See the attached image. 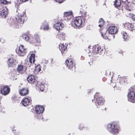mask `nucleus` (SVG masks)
<instances>
[{
    "label": "nucleus",
    "instance_id": "nucleus-1",
    "mask_svg": "<svg viewBox=\"0 0 135 135\" xmlns=\"http://www.w3.org/2000/svg\"><path fill=\"white\" fill-rule=\"evenodd\" d=\"M108 131L113 135H117L119 133V127L117 123L113 122L107 125Z\"/></svg>",
    "mask_w": 135,
    "mask_h": 135
},
{
    "label": "nucleus",
    "instance_id": "nucleus-2",
    "mask_svg": "<svg viewBox=\"0 0 135 135\" xmlns=\"http://www.w3.org/2000/svg\"><path fill=\"white\" fill-rule=\"evenodd\" d=\"M22 38L26 41H28L30 39L28 36L25 34H23L22 36ZM30 40L32 42H36L37 43H40V40L39 36L37 35H35L33 36L30 38Z\"/></svg>",
    "mask_w": 135,
    "mask_h": 135
},
{
    "label": "nucleus",
    "instance_id": "nucleus-3",
    "mask_svg": "<svg viewBox=\"0 0 135 135\" xmlns=\"http://www.w3.org/2000/svg\"><path fill=\"white\" fill-rule=\"evenodd\" d=\"M129 92L128 94V99L130 101L135 102V86L131 87L129 90Z\"/></svg>",
    "mask_w": 135,
    "mask_h": 135
},
{
    "label": "nucleus",
    "instance_id": "nucleus-4",
    "mask_svg": "<svg viewBox=\"0 0 135 135\" xmlns=\"http://www.w3.org/2000/svg\"><path fill=\"white\" fill-rule=\"evenodd\" d=\"M66 64L67 68L74 71L75 70V64L74 60L72 59H68L65 61Z\"/></svg>",
    "mask_w": 135,
    "mask_h": 135
},
{
    "label": "nucleus",
    "instance_id": "nucleus-5",
    "mask_svg": "<svg viewBox=\"0 0 135 135\" xmlns=\"http://www.w3.org/2000/svg\"><path fill=\"white\" fill-rule=\"evenodd\" d=\"M83 20L81 17L79 16L76 17L75 20L73 21L72 23V25H74L75 26H74L75 28H77L80 27L83 23Z\"/></svg>",
    "mask_w": 135,
    "mask_h": 135
},
{
    "label": "nucleus",
    "instance_id": "nucleus-6",
    "mask_svg": "<svg viewBox=\"0 0 135 135\" xmlns=\"http://www.w3.org/2000/svg\"><path fill=\"white\" fill-rule=\"evenodd\" d=\"M16 19L18 23H23L26 20L27 17L25 13L22 15L18 13L16 17Z\"/></svg>",
    "mask_w": 135,
    "mask_h": 135
},
{
    "label": "nucleus",
    "instance_id": "nucleus-7",
    "mask_svg": "<svg viewBox=\"0 0 135 135\" xmlns=\"http://www.w3.org/2000/svg\"><path fill=\"white\" fill-rule=\"evenodd\" d=\"M16 51L19 55L22 56L25 55L27 50L26 49L24 48L23 45H21L19 46L18 49L16 50Z\"/></svg>",
    "mask_w": 135,
    "mask_h": 135
},
{
    "label": "nucleus",
    "instance_id": "nucleus-8",
    "mask_svg": "<svg viewBox=\"0 0 135 135\" xmlns=\"http://www.w3.org/2000/svg\"><path fill=\"white\" fill-rule=\"evenodd\" d=\"M91 51L94 54H99L100 55L101 54L103 51V50L102 48L98 45L95 46H93Z\"/></svg>",
    "mask_w": 135,
    "mask_h": 135
},
{
    "label": "nucleus",
    "instance_id": "nucleus-9",
    "mask_svg": "<svg viewBox=\"0 0 135 135\" xmlns=\"http://www.w3.org/2000/svg\"><path fill=\"white\" fill-rule=\"evenodd\" d=\"M55 28L56 30H62L64 27V24L61 21H58L56 22L55 23L54 25Z\"/></svg>",
    "mask_w": 135,
    "mask_h": 135
},
{
    "label": "nucleus",
    "instance_id": "nucleus-10",
    "mask_svg": "<svg viewBox=\"0 0 135 135\" xmlns=\"http://www.w3.org/2000/svg\"><path fill=\"white\" fill-rule=\"evenodd\" d=\"M10 88L7 86H5L0 90V93L2 95H6L9 93Z\"/></svg>",
    "mask_w": 135,
    "mask_h": 135
},
{
    "label": "nucleus",
    "instance_id": "nucleus-11",
    "mask_svg": "<svg viewBox=\"0 0 135 135\" xmlns=\"http://www.w3.org/2000/svg\"><path fill=\"white\" fill-rule=\"evenodd\" d=\"M7 22L9 23L10 26L13 28H17L18 27L15 20L12 18H10L9 19H8Z\"/></svg>",
    "mask_w": 135,
    "mask_h": 135
},
{
    "label": "nucleus",
    "instance_id": "nucleus-12",
    "mask_svg": "<svg viewBox=\"0 0 135 135\" xmlns=\"http://www.w3.org/2000/svg\"><path fill=\"white\" fill-rule=\"evenodd\" d=\"M44 110V108L42 106L37 105L35 107V111L38 114H42Z\"/></svg>",
    "mask_w": 135,
    "mask_h": 135
},
{
    "label": "nucleus",
    "instance_id": "nucleus-13",
    "mask_svg": "<svg viewBox=\"0 0 135 135\" xmlns=\"http://www.w3.org/2000/svg\"><path fill=\"white\" fill-rule=\"evenodd\" d=\"M109 33L111 34H114L117 32V27L114 26H112L109 27L108 28Z\"/></svg>",
    "mask_w": 135,
    "mask_h": 135
},
{
    "label": "nucleus",
    "instance_id": "nucleus-14",
    "mask_svg": "<svg viewBox=\"0 0 135 135\" xmlns=\"http://www.w3.org/2000/svg\"><path fill=\"white\" fill-rule=\"evenodd\" d=\"M97 103H95L96 105L97 106V108H99V107H98V105H102L103 104L104 102V100L102 97H99L96 99Z\"/></svg>",
    "mask_w": 135,
    "mask_h": 135
},
{
    "label": "nucleus",
    "instance_id": "nucleus-15",
    "mask_svg": "<svg viewBox=\"0 0 135 135\" xmlns=\"http://www.w3.org/2000/svg\"><path fill=\"white\" fill-rule=\"evenodd\" d=\"M17 70L18 72L22 74L25 72L26 69L22 64H20L18 65L17 68Z\"/></svg>",
    "mask_w": 135,
    "mask_h": 135
},
{
    "label": "nucleus",
    "instance_id": "nucleus-16",
    "mask_svg": "<svg viewBox=\"0 0 135 135\" xmlns=\"http://www.w3.org/2000/svg\"><path fill=\"white\" fill-rule=\"evenodd\" d=\"M73 13L71 11L65 12L64 13V17H66L67 19L65 18V20H70L72 17Z\"/></svg>",
    "mask_w": 135,
    "mask_h": 135
},
{
    "label": "nucleus",
    "instance_id": "nucleus-17",
    "mask_svg": "<svg viewBox=\"0 0 135 135\" xmlns=\"http://www.w3.org/2000/svg\"><path fill=\"white\" fill-rule=\"evenodd\" d=\"M41 28L45 31L48 30L50 29V28L49 26L48 22H45L41 27Z\"/></svg>",
    "mask_w": 135,
    "mask_h": 135
},
{
    "label": "nucleus",
    "instance_id": "nucleus-18",
    "mask_svg": "<svg viewBox=\"0 0 135 135\" xmlns=\"http://www.w3.org/2000/svg\"><path fill=\"white\" fill-rule=\"evenodd\" d=\"M124 27L126 29H129L131 31L134 29V25L133 24L129 23H126Z\"/></svg>",
    "mask_w": 135,
    "mask_h": 135
},
{
    "label": "nucleus",
    "instance_id": "nucleus-19",
    "mask_svg": "<svg viewBox=\"0 0 135 135\" xmlns=\"http://www.w3.org/2000/svg\"><path fill=\"white\" fill-rule=\"evenodd\" d=\"M8 14V12L7 11V9H6L3 10L1 11L0 12V17L2 18H5Z\"/></svg>",
    "mask_w": 135,
    "mask_h": 135
},
{
    "label": "nucleus",
    "instance_id": "nucleus-20",
    "mask_svg": "<svg viewBox=\"0 0 135 135\" xmlns=\"http://www.w3.org/2000/svg\"><path fill=\"white\" fill-rule=\"evenodd\" d=\"M27 79L28 83L32 84L35 81V77L34 75H31L28 76Z\"/></svg>",
    "mask_w": 135,
    "mask_h": 135
},
{
    "label": "nucleus",
    "instance_id": "nucleus-21",
    "mask_svg": "<svg viewBox=\"0 0 135 135\" xmlns=\"http://www.w3.org/2000/svg\"><path fill=\"white\" fill-rule=\"evenodd\" d=\"M29 99L27 98H24L22 100V103L24 106H26L30 104Z\"/></svg>",
    "mask_w": 135,
    "mask_h": 135
},
{
    "label": "nucleus",
    "instance_id": "nucleus-22",
    "mask_svg": "<svg viewBox=\"0 0 135 135\" xmlns=\"http://www.w3.org/2000/svg\"><path fill=\"white\" fill-rule=\"evenodd\" d=\"M15 56L13 55L10 58L8 59V64L9 67L11 66L12 65L15 60Z\"/></svg>",
    "mask_w": 135,
    "mask_h": 135
},
{
    "label": "nucleus",
    "instance_id": "nucleus-23",
    "mask_svg": "<svg viewBox=\"0 0 135 135\" xmlns=\"http://www.w3.org/2000/svg\"><path fill=\"white\" fill-rule=\"evenodd\" d=\"M19 92L21 95L24 96L28 94V91L27 89L23 88L20 90Z\"/></svg>",
    "mask_w": 135,
    "mask_h": 135
},
{
    "label": "nucleus",
    "instance_id": "nucleus-24",
    "mask_svg": "<svg viewBox=\"0 0 135 135\" xmlns=\"http://www.w3.org/2000/svg\"><path fill=\"white\" fill-rule=\"evenodd\" d=\"M67 45L66 44H65V45L62 44L59 45V49L61 51L62 55H63V53L62 51H65L67 49Z\"/></svg>",
    "mask_w": 135,
    "mask_h": 135
},
{
    "label": "nucleus",
    "instance_id": "nucleus-25",
    "mask_svg": "<svg viewBox=\"0 0 135 135\" xmlns=\"http://www.w3.org/2000/svg\"><path fill=\"white\" fill-rule=\"evenodd\" d=\"M47 85L45 84H42V83L39 85V88L40 91H43L44 90L47 89Z\"/></svg>",
    "mask_w": 135,
    "mask_h": 135
},
{
    "label": "nucleus",
    "instance_id": "nucleus-26",
    "mask_svg": "<svg viewBox=\"0 0 135 135\" xmlns=\"http://www.w3.org/2000/svg\"><path fill=\"white\" fill-rule=\"evenodd\" d=\"M65 34L64 32L60 33L58 35L57 37L60 40H64L65 38Z\"/></svg>",
    "mask_w": 135,
    "mask_h": 135
},
{
    "label": "nucleus",
    "instance_id": "nucleus-27",
    "mask_svg": "<svg viewBox=\"0 0 135 135\" xmlns=\"http://www.w3.org/2000/svg\"><path fill=\"white\" fill-rule=\"evenodd\" d=\"M104 32L102 31L101 30H100V31L102 36V37H103V38L105 39H108V37L105 33V32H106L105 31V28L104 29Z\"/></svg>",
    "mask_w": 135,
    "mask_h": 135
},
{
    "label": "nucleus",
    "instance_id": "nucleus-28",
    "mask_svg": "<svg viewBox=\"0 0 135 135\" xmlns=\"http://www.w3.org/2000/svg\"><path fill=\"white\" fill-rule=\"evenodd\" d=\"M35 54H31L29 59V61L31 63H33L35 62Z\"/></svg>",
    "mask_w": 135,
    "mask_h": 135
},
{
    "label": "nucleus",
    "instance_id": "nucleus-29",
    "mask_svg": "<svg viewBox=\"0 0 135 135\" xmlns=\"http://www.w3.org/2000/svg\"><path fill=\"white\" fill-rule=\"evenodd\" d=\"M121 0H115L114 3V5L116 7H118L121 4Z\"/></svg>",
    "mask_w": 135,
    "mask_h": 135
},
{
    "label": "nucleus",
    "instance_id": "nucleus-30",
    "mask_svg": "<svg viewBox=\"0 0 135 135\" xmlns=\"http://www.w3.org/2000/svg\"><path fill=\"white\" fill-rule=\"evenodd\" d=\"M125 7L127 10L129 11H130L132 7L131 6V3H128V2H126Z\"/></svg>",
    "mask_w": 135,
    "mask_h": 135
},
{
    "label": "nucleus",
    "instance_id": "nucleus-31",
    "mask_svg": "<svg viewBox=\"0 0 135 135\" xmlns=\"http://www.w3.org/2000/svg\"><path fill=\"white\" fill-rule=\"evenodd\" d=\"M81 17L82 18V20L83 19L84 20V22H85L86 20H87L88 17L87 16V15L86 14V12H83L82 13V17Z\"/></svg>",
    "mask_w": 135,
    "mask_h": 135
},
{
    "label": "nucleus",
    "instance_id": "nucleus-32",
    "mask_svg": "<svg viewBox=\"0 0 135 135\" xmlns=\"http://www.w3.org/2000/svg\"><path fill=\"white\" fill-rule=\"evenodd\" d=\"M123 37L124 39V41H126L128 37V35L127 33L125 31H122V32Z\"/></svg>",
    "mask_w": 135,
    "mask_h": 135
},
{
    "label": "nucleus",
    "instance_id": "nucleus-33",
    "mask_svg": "<svg viewBox=\"0 0 135 135\" xmlns=\"http://www.w3.org/2000/svg\"><path fill=\"white\" fill-rule=\"evenodd\" d=\"M41 66L40 65H37L35 67V71L37 72L38 73L40 72L41 71Z\"/></svg>",
    "mask_w": 135,
    "mask_h": 135
},
{
    "label": "nucleus",
    "instance_id": "nucleus-34",
    "mask_svg": "<svg viewBox=\"0 0 135 135\" xmlns=\"http://www.w3.org/2000/svg\"><path fill=\"white\" fill-rule=\"evenodd\" d=\"M99 26L100 27H101L104 24V21L101 18L99 19Z\"/></svg>",
    "mask_w": 135,
    "mask_h": 135
},
{
    "label": "nucleus",
    "instance_id": "nucleus-35",
    "mask_svg": "<svg viewBox=\"0 0 135 135\" xmlns=\"http://www.w3.org/2000/svg\"><path fill=\"white\" fill-rule=\"evenodd\" d=\"M7 2L6 0H0V3L3 4H6Z\"/></svg>",
    "mask_w": 135,
    "mask_h": 135
},
{
    "label": "nucleus",
    "instance_id": "nucleus-36",
    "mask_svg": "<svg viewBox=\"0 0 135 135\" xmlns=\"http://www.w3.org/2000/svg\"><path fill=\"white\" fill-rule=\"evenodd\" d=\"M28 0H17L18 2V4L21 3V2H25L28 1Z\"/></svg>",
    "mask_w": 135,
    "mask_h": 135
},
{
    "label": "nucleus",
    "instance_id": "nucleus-37",
    "mask_svg": "<svg viewBox=\"0 0 135 135\" xmlns=\"http://www.w3.org/2000/svg\"><path fill=\"white\" fill-rule=\"evenodd\" d=\"M132 19L134 21L135 20V15L133 14H131L130 15Z\"/></svg>",
    "mask_w": 135,
    "mask_h": 135
},
{
    "label": "nucleus",
    "instance_id": "nucleus-38",
    "mask_svg": "<svg viewBox=\"0 0 135 135\" xmlns=\"http://www.w3.org/2000/svg\"><path fill=\"white\" fill-rule=\"evenodd\" d=\"M121 81H122V82H123L124 83H125L127 80L125 77H123L121 79Z\"/></svg>",
    "mask_w": 135,
    "mask_h": 135
},
{
    "label": "nucleus",
    "instance_id": "nucleus-39",
    "mask_svg": "<svg viewBox=\"0 0 135 135\" xmlns=\"http://www.w3.org/2000/svg\"><path fill=\"white\" fill-rule=\"evenodd\" d=\"M83 126L82 124H80L79 127H78L79 129L80 130H81L83 129Z\"/></svg>",
    "mask_w": 135,
    "mask_h": 135
},
{
    "label": "nucleus",
    "instance_id": "nucleus-40",
    "mask_svg": "<svg viewBox=\"0 0 135 135\" xmlns=\"http://www.w3.org/2000/svg\"><path fill=\"white\" fill-rule=\"evenodd\" d=\"M97 95V94H96L94 96V98H95V97H96Z\"/></svg>",
    "mask_w": 135,
    "mask_h": 135
},
{
    "label": "nucleus",
    "instance_id": "nucleus-41",
    "mask_svg": "<svg viewBox=\"0 0 135 135\" xmlns=\"http://www.w3.org/2000/svg\"><path fill=\"white\" fill-rule=\"evenodd\" d=\"M51 62L52 63V61L53 60L52 59H51Z\"/></svg>",
    "mask_w": 135,
    "mask_h": 135
},
{
    "label": "nucleus",
    "instance_id": "nucleus-42",
    "mask_svg": "<svg viewBox=\"0 0 135 135\" xmlns=\"http://www.w3.org/2000/svg\"><path fill=\"white\" fill-rule=\"evenodd\" d=\"M116 87V86H114V88H115Z\"/></svg>",
    "mask_w": 135,
    "mask_h": 135
},
{
    "label": "nucleus",
    "instance_id": "nucleus-43",
    "mask_svg": "<svg viewBox=\"0 0 135 135\" xmlns=\"http://www.w3.org/2000/svg\"><path fill=\"white\" fill-rule=\"evenodd\" d=\"M1 97L0 96V100L1 99Z\"/></svg>",
    "mask_w": 135,
    "mask_h": 135
},
{
    "label": "nucleus",
    "instance_id": "nucleus-44",
    "mask_svg": "<svg viewBox=\"0 0 135 135\" xmlns=\"http://www.w3.org/2000/svg\"><path fill=\"white\" fill-rule=\"evenodd\" d=\"M89 51H90V52L91 51L90 50Z\"/></svg>",
    "mask_w": 135,
    "mask_h": 135
},
{
    "label": "nucleus",
    "instance_id": "nucleus-45",
    "mask_svg": "<svg viewBox=\"0 0 135 135\" xmlns=\"http://www.w3.org/2000/svg\"><path fill=\"white\" fill-rule=\"evenodd\" d=\"M82 59H83H83H84V58H82Z\"/></svg>",
    "mask_w": 135,
    "mask_h": 135
},
{
    "label": "nucleus",
    "instance_id": "nucleus-46",
    "mask_svg": "<svg viewBox=\"0 0 135 135\" xmlns=\"http://www.w3.org/2000/svg\"><path fill=\"white\" fill-rule=\"evenodd\" d=\"M12 131H14V130H12Z\"/></svg>",
    "mask_w": 135,
    "mask_h": 135
},
{
    "label": "nucleus",
    "instance_id": "nucleus-47",
    "mask_svg": "<svg viewBox=\"0 0 135 135\" xmlns=\"http://www.w3.org/2000/svg\"><path fill=\"white\" fill-rule=\"evenodd\" d=\"M90 48V47H88V48Z\"/></svg>",
    "mask_w": 135,
    "mask_h": 135
}]
</instances>
